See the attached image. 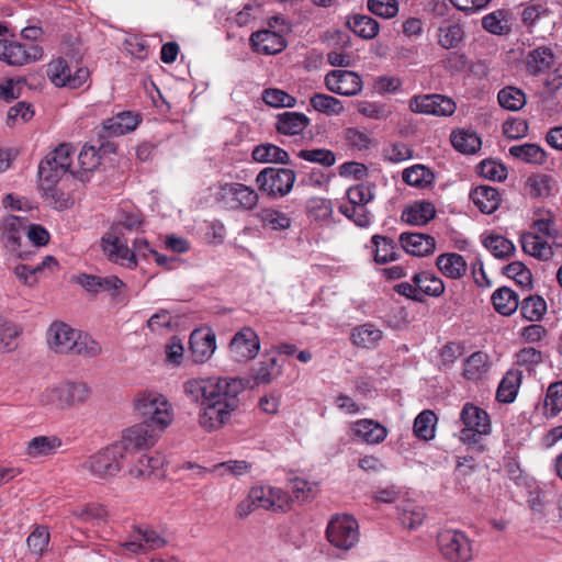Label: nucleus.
<instances>
[{"label": "nucleus", "instance_id": "49", "mask_svg": "<svg viewBox=\"0 0 562 562\" xmlns=\"http://www.w3.org/2000/svg\"><path fill=\"white\" fill-rule=\"evenodd\" d=\"M529 194L532 196H550L557 189V181L549 175H532L527 180Z\"/></svg>", "mask_w": 562, "mask_h": 562}, {"label": "nucleus", "instance_id": "28", "mask_svg": "<svg viewBox=\"0 0 562 562\" xmlns=\"http://www.w3.org/2000/svg\"><path fill=\"white\" fill-rule=\"evenodd\" d=\"M310 119L301 112H283L278 115L276 128L284 135H300L310 125Z\"/></svg>", "mask_w": 562, "mask_h": 562}, {"label": "nucleus", "instance_id": "9", "mask_svg": "<svg viewBox=\"0 0 562 562\" xmlns=\"http://www.w3.org/2000/svg\"><path fill=\"white\" fill-rule=\"evenodd\" d=\"M75 150L68 144H61L49 153L38 166L40 179L59 181L67 172L76 176L78 170L72 169V156Z\"/></svg>", "mask_w": 562, "mask_h": 562}, {"label": "nucleus", "instance_id": "24", "mask_svg": "<svg viewBox=\"0 0 562 562\" xmlns=\"http://www.w3.org/2000/svg\"><path fill=\"white\" fill-rule=\"evenodd\" d=\"M251 44L257 53L273 55L285 48L286 43L281 34L270 30H261L251 35Z\"/></svg>", "mask_w": 562, "mask_h": 562}, {"label": "nucleus", "instance_id": "15", "mask_svg": "<svg viewBox=\"0 0 562 562\" xmlns=\"http://www.w3.org/2000/svg\"><path fill=\"white\" fill-rule=\"evenodd\" d=\"M120 226H111L102 238V249L109 260L127 268L136 267L135 255L127 247L124 235L120 234Z\"/></svg>", "mask_w": 562, "mask_h": 562}, {"label": "nucleus", "instance_id": "4", "mask_svg": "<svg viewBox=\"0 0 562 562\" xmlns=\"http://www.w3.org/2000/svg\"><path fill=\"white\" fill-rule=\"evenodd\" d=\"M116 443L101 449L86 458L78 465L80 472L87 473L94 480L109 481L122 470V461L125 460Z\"/></svg>", "mask_w": 562, "mask_h": 562}, {"label": "nucleus", "instance_id": "59", "mask_svg": "<svg viewBox=\"0 0 562 562\" xmlns=\"http://www.w3.org/2000/svg\"><path fill=\"white\" fill-rule=\"evenodd\" d=\"M290 488L294 497L301 502L313 499L317 494V484L310 482L303 477H292L290 480Z\"/></svg>", "mask_w": 562, "mask_h": 562}, {"label": "nucleus", "instance_id": "23", "mask_svg": "<svg viewBox=\"0 0 562 562\" xmlns=\"http://www.w3.org/2000/svg\"><path fill=\"white\" fill-rule=\"evenodd\" d=\"M400 243L406 252L417 257L428 256L436 248L435 238L422 233H402Z\"/></svg>", "mask_w": 562, "mask_h": 562}, {"label": "nucleus", "instance_id": "11", "mask_svg": "<svg viewBox=\"0 0 562 562\" xmlns=\"http://www.w3.org/2000/svg\"><path fill=\"white\" fill-rule=\"evenodd\" d=\"M217 200L228 209L249 211L257 206L259 195L251 187L227 182L220 186Z\"/></svg>", "mask_w": 562, "mask_h": 562}, {"label": "nucleus", "instance_id": "31", "mask_svg": "<svg viewBox=\"0 0 562 562\" xmlns=\"http://www.w3.org/2000/svg\"><path fill=\"white\" fill-rule=\"evenodd\" d=\"M470 198L477 209L484 214H492L499 205L498 191L490 186H479L474 188Z\"/></svg>", "mask_w": 562, "mask_h": 562}, {"label": "nucleus", "instance_id": "18", "mask_svg": "<svg viewBox=\"0 0 562 562\" xmlns=\"http://www.w3.org/2000/svg\"><path fill=\"white\" fill-rule=\"evenodd\" d=\"M456 103L451 98L442 94H423L409 100V109L415 113L449 116L456 111Z\"/></svg>", "mask_w": 562, "mask_h": 562}, {"label": "nucleus", "instance_id": "46", "mask_svg": "<svg viewBox=\"0 0 562 562\" xmlns=\"http://www.w3.org/2000/svg\"><path fill=\"white\" fill-rule=\"evenodd\" d=\"M281 367L276 358L260 361L258 367L252 369L251 379L256 385L269 384L281 374Z\"/></svg>", "mask_w": 562, "mask_h": 562}, {"label": "nucleus", "instance_id": "63", "mask_svg": "<svg viewBox=\"0 0 562 562\" xmlns=\"http://www.w3.org/2000/svg\"><path fill=\"white\" fill-rule=\"evenodd\" d=\"M262 100L273 108H293L296 104V99L280 89H266L262 92Z\"/></svg>", "mask_w": 562, "mask_h": 562}, {"label": "nucleus", "instance_id": "41", "mask_svg": "<svg viewBox=\"0 0 562 562\" xmlns=\"http://www.w3.org/2000/svg\"><path fill=\"white\" fill-rule=\"evenodd\" d=\"M522 374L518 370H509L502 379L496 397L499 402L512 403L518 393V389L521 383Z\"/></svg>", "mask_w": 562, "mask_h": 562}, {"label": "nucleus", "instance_id": "32", "mask_svg": "<svg viewBox=\"0 0 562 562\" xmlns=\"http://www.w3.org/2000/svg\"><path fill=\"white\" fill-rule=\"evenodd\" d=\"M436 266L445 277L450 279H460L464 276L468 268L464 258L456 252L438 256Z\"/></svg>", "mask_w": 562, "mask_h": 562}, {"label": "nucleus", "instance_id": "8", "mask_svg": "<svg viewBox=\"0 0 562 562\" xmlns=\"http://www.w3.org/2000/svg\"><path fill=\"white\" fill-rule=\"evenodd\" d=\"M460 419L464 426L460 431V439L465 443L475 445L480 442L483 436H487L491 432L488 414L472 403L463 405Z\"/></svg>", "mask_w": 562, "mask_h": 562}, {"label": "nucleus", "instance_id": "13", "mask_svg": "<svg viewBox=\"0 0 562 562\" xmlns=\"http://www.w3.org/2000/svg\"><path fill=\"white\" fill-rule=\"evenodd\" d=\"M47 76L56 87L78 89L88 80L89 70L71 66L64 58H57L48 64Z\"/></svg>", "mask_w": 562, "mask_h": 562}, {"label": "nucleus", "instance_id": "30", "mask_svg": "<svg viewBox=\"0 0 562 562\" xmlns=\"http://www.w3.org/2000/svg\"><path fill=\"white\" fill-rule=\"evenodd\" d=\"M436 214L435 205L428 201H417L406 207L402 220L411 225L423 226L429 223Z\"/></svg>", "mask_w": 562, "mask_h": 562}, {"label": "nucleus", "instance_id": "26", "mask_svg": "<svg viewBox=\"0 0 562 562\" xmlns=\"http://www.w3.org/2000/svg\"><path fill=\"white\" fill-rule=\"evenodd\" d=\"M135 459L134 464L130 468L128 474L137 480H146L149 479L153 474H155L158 470H160L164 465V459L160 454H148V453H138L135 457H131Z\"/></svg>", "mask_w": 562, "mask_h": 562}, {"label": "nucleus", "instance_id": "62", "mask_svg": "<svg viewBox=\"0 0 562 562\" xmlns=\"http://www.w3.org/2000/svg\"><path fill=\"white\" fill-rule=\"evenodd\" d=\"M515 358L517 366L524 367L528 372H531L542 363L543 353L533 347H525L517 351Z\"/></svg>", "mask_w": 562, "mask_h": 562}, {"label": "nucleus", "instance_id": "56", "mask_svg": "<svg viewBox=\"0 0 562 562\" xmlns=\"http://www.w3.org/2000/svg\"><path fill=\"white\" fill-rule=\"evenodd\" d=\"M331 201L326 198L314 196L306 203L307 215L317 222H326L333 215Z\"/></svg>", "mask_w": 562, "mask_h": 562}, {"label": "nucleus", "instance_id": "48", "mask_svg": "<svg viewBox=\"0 0 562 562\" xmlns=\"http://www.w3.org/2000/svg\"><path fill=\"white\" fill-rule=\"evenodd\" d=\"M547 312V302L539 295L525 297L520 303L521 316L529 322H539Z\"/></svg>", "mask_w": 562, "mask_h": 562}, {"label": "nucleus", "instance_id": "29", "mask_svg": "<svg viewBox=\"0 0 562 562\" xmlns=\"http://www.w3.org/2000/svg\"><path fill=\"white\" fill-rule=\"evenodd\" d=\"M521 248L525 254L539 260H549L553 256L551 245L536 233H525L520 237Z\"/></svg>", "mask_w": 562, "mask_h": 562}, {"label": "nucleus", "instance_id": "57", "mask_svg": "<svg viewBox=\"0 0 562 562\" xmlns=\"http://www.w3.org/2000/svg\"><path fill=\"white\" fill-rule=\"evenodd\" d=\"M21 328L11 322L0 318V353L13 351L16 347V338Z\"/></svg>", "mask_w": 562, "mask_h": 562}, {"label": "nucleus", "instance_id": "27", "mask_svg": "<svg viewBox=\"0 0 562 562\" xmlns=\"http://www.w3.org/2000/svg\"><path fill=\"white\" fill-rule=\"evenodd\" d=\"M553 63V52L547 46H539L529 50L525 58L526 70L532 76L544 74Z\"/></svg>", "mask_w": 562, "mask_h": 562}, {"label": "nucleus", "instance_id": "10", "mask_svg": "<svg viewBox=\"0 0 562 562\" xmlns=\"http://www.w3.org/2000/svg\"><path fill=\"white\" fill-rule=\"evenodd\" d=\"M326 536L334 547L348 551L359 541L358 521L347 514L336 515L328 522Z\"/></svg>", "mask_w": 562, "mask_h": 562}, {"label": "nucleus", "instance_id": "50", "mask_svg": "<svg viewBox=\"0 0 562 562\" xmlns=\"http://www.w3.org/2000/svg\"><path fill=\"white\" fill-rule=\"evenodd\" d=\"M263 227L272 231H284L291 226V218L283 212L263 209L256 215Z\"/></svg>", "mask_w": 562, "mask_h": 562}, {"label": "nucleus", "instance_id": "61", "mask_svg": "<svg viewBox=\"0 0 562 562\" xmlns=\"http://www.w3.org/2000/svg\"><path fill=\"white\" fill-rule=\"evenodd\" d=\"M358 112L371 120H386L392 114L390 105L370 101H360Z\"/></svg>", "mask_w": 562, "mask_h": 562}, {"label": "nucleus", "instance_id": "39", "mask_svg": "<svg viewBox=\"0 0 562 562\" xmlns=\"http://www.w3.org/2000/svg\"><path fill=\"white\" fill-rule=\"evenodd\" d=\"M452 146L462 154H474L482 145L480 136L471 130H457L450 135Z\"/></svg>", "mask_w": 562, "mask_h": 562}, {"label": "nucleus", "instance_id": "44", "mask_svg": "<svg viewBox=\"0 0 562 562\" xmlns=\"http://www.w3.org/2000/svg\"><path fill=\"white\" fill-rule=\"evenodd\" d=\"M402 179L405 183L415 188H426L430 186L435 176L429 168L424 165H414L404 169Z\"/></svg>", "mask_w": 562, "mask_h": 562}, {"label": "nucleus", "instance_id": "19", "mask_svg": "<svg viewBox=\"0 0 562 562\" xmlns=\"http://www.w3.org/2000/svg\"><path fill=\"white\" fill-rule=\"evenodd\" d=\"M255 507L272 512H286L290 509L289 495L279 487L255 486L250 490Z\"/></svg>", "mask_w": 562, "mask_h": 562}, {"label": "nucleus", "instance_id": "35", "mask_svg": "<svg viewBox=\"0 0 562 562\" xmlns=\"http://www.w3.org/2000/svg\"><path fill=\"white\" fill-rule=\"evenodd\" d=\"M347 26L357 36L367 41L375 38L380 31L378 21L363 14H352L348 16Z\"/></svg>", "mask_w": 562, "mask_h": 562}, {"label": "nucleus", "instance_id": "20", "mask_svg": "<svg viewBox=\"0 0 562 562\" xmlns=\"http://www.w3.org/2000/svg\"><path fill=\"white\" fill-rule=\"evenodd\" d=\"M78 330L64 322H54L47 330V344L57 353H70Z\"/></svg>", "mask_w": 562, "mask_h": 562}, {"label": "nucleus", "instance_id": "38", "mask_svg": "<svg viewBox=\"0 0 562 562\" xmlns=\"http://www.w3.org/2000/svg\"><path fill=\"white\" fill-rule=\"evenodd\" d=\"M61 445V439L57 436H37L29 441L26 454L31 458L52 456Z\"/></svg>", "mask_w": 562, "mask_h": 562}, {"label": "nucleus", "instance_id": "14", "mask_svg": "<svg viewBox=\"0 0 562 562\" xmlns=\"http://www.w3.org/2000/svg\"><path fill=\"white\" fill-rule=\"evenodd\" d=\"M27 227V220L10 215L0 222V241L3 247L19 259L26 260L29 254L21 251V240Z\"/></svg>", "mask_w": 562, "mask_h": 562}, {"label": "nucleus", "instance_id": "34", "mask_svg": "<svg viewBox=\"0 0 562 562\" xmlns=\"http://www.w3.org/2000/svg\"><path fill=\"white\" fill-rule=\"evenodd\" d=\"M414 282L420 291V296L438 297L445 292L443 281L437 277L432 271H420L413 276Z\"/></svg>", "mask_w": 562, "mask_h": 562}, {"label": "nucleus", "instance_id": "37", "mask_svg": "<svg viewBox=\"0 0 562 562\" xmlns=\"http://www.w3.org/2000/svg\"><path fill=\"white\" fill-rule=\"evenodd\" d=\"M491 300L495 311L504 316L514 314L519 306L518 295L507 286H502L495 290Z\"/></svg>", "mask_w": 562, "mask_h": 562}, {"label": "nucleus", "instance_id": "42", "mask_svg": "<svg viewBox=\"0 0 562 562\" xmlns=\"http://www.w3.org/2000/svg\"><path fill=\"white\" fill-rule=\"evenodd\" d=\"M383 333L372 324H363L353 328L350 339L353 345L362 348H372L382 339Z\"/></svg>", "mask_w": 562, "mask_h": 562}, {"label": "nucleus", "instance_id": "60", "mask_svg": "<svg viewBox=\"0 0 562 562\" xmlns=\"http://www.w3.org/2000/svg\"><path fill=\"white\" fill-rule=\"evenodd\" d=\"M339 212L360 227L369 226L372 220V215L368 211L367 204L340 205Z\"/></svg>", "mask_w": 562, "mask_h": 562}, {"label": "nucleus", "instance_id": "53", "mask_svg": "<svg viewBox=\"0 0 562 562\" xmlns=\"http://www.w3.org/2000/svg\"><path fill=\"white\" fill-rule=\"evenodd\" d=\"M488 368V357L485 352L476 351L464 362L463 374L468 380H479Z\"/></svg>", "mask_w": 562, "mask_h": 562}, {"label": "nucleus", "instance_id": "47", "mask_svg": "<svg viewBox=\"0 0 562 562\" xmlns=\"http://www.w3.org/2000/svg\"><path fill=\"white\" fill-rule=\"evenodd\" d=\"M102 352V347L89 334L78 331L75 346L71 348L70 353L77 355L83 358H95Z\"/></svg>", "mask_w": 562, "mask_h": 562}, {"label": "nucleus", "instance_id": "12", "mask_svg": "<svg viewBox=\"0 0 562 562\" xmlns=\"http://www.w3.org/2000/svg\"><path fill=\"white\" fill-rule=\"evenodd\" d=\"M43 48L37 44H22L16 41L0 38V60L10 66H23L43 58Z\"/></svg>", "mask_w": 562, "mask_h": 562}, {"label": "nucleus", "instance_id": "16", "mask_svg": "<svg viewBox=\"0 0 562 562\" xmlns=\"http://www.w3.org/2000/svg\"><path fill=\"white\" fill-rule=\"evenodd\" d=\"M324 85L331 93L344 97L358 95L363 89L362 79L357 72L342 69L328 71L324 77Z\"/></svg>", "mask_w": 562, "mask_h": 562}, {"label": "nucleus", "instance_id": "36", "mask_svg": "<svg viewBox=\"0 0 562 562\" xmlns=\"http://www.w3.org/2000/svg\"><path fill=\"white\" fill-rule=\"evenodd\" d=\"M464 38V30L458 22L445 21L437 30V43L445 49L457 48Z\"/></svg>", "mask_w": 562, "mask_h": 562}, {"label": "nucleus", "instance_id": "22", "mask_svg": "<svg viewBox=\"0 0 562 562\" xmlns=\"http://www.w3.org/2000/svg\"><path fill=\"white\" fill-rule=\"evenodd\" d=\"M351 431L355 437L368 445H378L384 441L387 429L373 419H359L351 424Z\"/></svg>", "mask_w": 562, "mask_h": 562}, {"label": "nucleus", "instance_id": "52", "mask_svg": "<svg viewBox=\"0 0 562 562\" xmlns=\"http://www.w3.org/2000/svg\"><path fill=\"white\" fill-rule=\"evenodd\" d=\"M57 183L58 181L40 179V188L44 192V198L47 203L55 209H67L69 206V198L56 187Z\"/></svg>", "mask_w": 562, "mask_h": 562}, {"label": "nucleus", "instance_id": "1", "mask_svg": "<svg viewBox=\"0 0 562 562\" xmlns=\"http://www.w3.org/2000/svg\"><path fill=\"white\" fill-rule=\"evenodd\" d=\"M183 389L186 395L201 406L200 426L206 431H214L223 427L237 409L244 383L235 378L192 379L184 383Z\"/></svg>", "mask_w": 562, "mask_h": 562}, {"label": "nucleus", "instance_id": "58", "mask_svg": "<svg viewBox=\"0 0 562 562\" xmlns=\"http://www.w3.org/2000/svg\"><path fill=\"white\" fill-rule=\"evenodd\" d=\"M136 533L142 539L145 552L158 550L168 544V540L148 526L136 527Z\"/></svg>", "mask_w": 562, "mask_h": 562}, {"label": "nucleus", "instance_id": "3", "mask_svg": "<svg viewBox=\"0 0 562 562\" xmlns=\"http://www.w3.org/2000/svg\"><path fill=\"white\" fill-rule=\"evenodd\" d=\"M90 387L83 382H61L46 387L38 396L42 406L53 409L74 408L90 397Z\"/></svg>", "mask_w": 562, "mask_h": 562}, {"label": "nucleus", "instance_id": "51", "mask_svg": "<svg viewBox=\"0 0 562 562\" xmlns=\"http://www.w3.org/2000/svg\"><path fill=\"white\" fill-rule=\"evenodd\" d=\"M437 416L434 412L426 409L417 415L414 420V434L423 440H430L435 436Z\"/></svg>", "mask_w": 562, "mask_h": 562}, {"label": "nucleus", "instance_id": "6", "mask_svg": "<svg viewBox=\"0 0 562 562\" xmlns=\"http://www.w3.org/2000/svg\"><path fill=\"white\" fill-rule=\"evenodd\" d=\"M162 431L148 424L138 423L123 431L122 438L116 442L125 458L135 457L142 453L143 450L150 449L161 438Z\"/></svg>", "mask_w": 562, "mask_h": 562}, {"label": "nucleus", "instance_id": "55", "mask_svg": "<svg viewBox=\"0 0 562 562\" xmlns=\"http://www.w3.org/2000/svg\"><path fill=\"white\" fill-rule=\"evenodd\" d=\"M374 245V261L380 265H385L396 259L395 244L392 239L380 235L372 237Z\"/></svg>", "mask_w": 562, "mask_h": 562}, {"label": "nucleus", "instance_id": "7", "mask_svg": "<svg viewBox=\"0 0 562 562\" xmlns=\"http://www.w3.org/2000/svg\"><path fill=\"white\" fill-rule=\"evenodd\" d=\"M296 181V173L289 168L267 167L256 177L259 191L270 198L278 199L288 195Z\"/></svg>", "mask_w": 562, "mask_h": 562}, {"label": "nucleus", "instance_id": "40", "mask_svg": "<svg viewBox=\"0 0 562 562\" xmlns=\"http://www.w3.org/2000/svg\"><path fill=\"white\" fill-rule=\"evenodd\" d=\"M252 159L261 164H288L289 154L277 145L265 143L256 146L252 150Z\"/></svg>", "mask_w": 562, "mask_h": 562}, {"label": "nucleus", "instance_id": "43", "mask_svg": "<svg viewBox=\"0 0 562 562\" xmlns=\"http://www.w3.org/2000/svg\"><path fill=\"white\" fill-rule=\"evenodd\" d=\"M310 103L315 111L328 116L340 115L345 112L342 101L329 94L315 93L310 98Z\"/></svg>", "mask_w": 562, "mask_h": 562}, {"label": "nucleus", "instance_id": "25", "mask_svg": "<svg viewBox=\"0 0 562 562\" xmlns=\"http://www.w3.org/2000/svg\"><path fill=\"white\" fill-rule=\"evenodd\" d=\"M216 348L215 335L211 331L194 330L190 336V349L195 362L209 360Z\"/></svg>", "mask_w": 562, "mask_h": 562}, {"label": "nucleus", "instance_id": "45", "mask_svg": "<svg viewBox=\"0 0 562 562\" xmlns=\"http://www.w3.org/2000/svg\"><path fill=\"white\" fill-rule=\"evenodd\" d=\"M482 243L484 247L498 259H507L516 251L515 245L502 235H487L483 238Z\"/></svg>", "mask_w": 562, "mask_h": 562}, {"label": "nucleus", "instance_id": "5", "mask_svg": "<svg viewBox=\"0 0 562 562\" xmlns=\"http://www.w3.org/2000/svg\"><path fill=\"white\" fill-rule=\"evenodd\" d=\"M437 544L441 555L448 562H470L473 559V541L458 529H443L437 535Z\"/></svg>", "mask_w": 562, "mask_h": 562}, {"label": "nucleus", "instance_id": "64", "mask_svg": "<svg viewBox=\"0 0 562 562\" xmlns=\"http://www.w3.org/2000/svg\"><path fill=\"white\" fill-rule=\"evenodd\" d=\"M544 407L552 417L562 411V381L553 382L548 386Z\"/></svg>", "mask_w": 562, "mask_h": 562}, {"label": "nucleus", "instance_id": "17", "mask_svg": "<svg viewBox=\"0 0 562 562\" xmlns=\"http://www.w3.org/2000/svg\"><path fill=\"white\" fill-rule=\"evenodd\" d=\"M260 350V340L251 327H243L229 342V353L236 362H248L256 358Z\"/></svg>", "mask_w": 562, "mask_h": 562}, {"label": "nucleus", "instance_id": "33", "mask_svg": "<svg viewBox=\"0 0 562 562\" xmlns=\"http://www.w3.org/2000/svg\"><path fill=\"white\" fill-rule=\"evenodd\" d=\"M509 155L516 159L524 161L525 164L541 166L546 164L548 159L547 151L533 143H525L521 145H515L509 148Z\"/></svg>", "mask_w": 562, "mask_h": 562}, {"label": "nucleus", "instance_id": "21", "mask_svg": "<svg viewBox=\"0 0 562 562\" xmlns=\"http://www.w3.org/2000/svg\"><path fill=\"white\" fill-rule=\"evenodd\" d=\"M142 119L138 114L124 111L103 121L102 127L108 137L121 136L136 130Z\"/></svg>", "mask_w": 562, "mask_h": 562}, {"label": "nucleus", "instance_id": "54", "mask_svg": "<svg viewBox=\"0 0 562 562\" xmlns=\"http://www.w3.org/2000/svg\"><path fill=\"white\" fill-rule=\"evenodd\" d=\"M498 103L509 111H518L526 104L525 92L516 87H505L497 94Z\"/></svg>", "mask_w": 562, "mask_h": 562}, {"label": "nucleus", "instance_id": "2", "mask_svg": "<svg viewBox=\"0 0 562 562\" xmlns=\"http://www.w3.org/2000/svg\"><path fill=\"white\" fill-rule=\"evenodd\" d=\"M134 409L142 423L162 432L175 418L172 404L164 394L156 391L139 392L134 398Z\"/></svg>", "mask_w": 562, "mask_h": 562}]
</instances>
